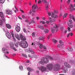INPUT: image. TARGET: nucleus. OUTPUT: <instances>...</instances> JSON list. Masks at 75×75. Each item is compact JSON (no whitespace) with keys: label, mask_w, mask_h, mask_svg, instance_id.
<instances>
[{"label":"nucleus","mask_w":75,"mask_h":75,"mask_svg":"<svg viewBox=\"0 0 75 75\" xmlns=\"http://www.w3.org/2000/svg\"><path fill=\"white\" fill-rule=\"evenodd\" d=\"M46 67L48 69L44 66L41 67V68L42 72H44V71L48 72L49 70H52L53 69V65L52 64H48L46 66Z\"/></svg>","instance_id":"obj_1"},{"label":"nucleus","mask_w":75,"mask_h":75,"mask_svg":"<svg viewBox=\"0 0 75 75\" xmlns=\"http://www.w3.org/2000/svg\"><path fill=\"white\" fill-rule=\"evenodd\" d=\"M0 15L1 17L2 18V20L0 21V25H1V26H2V25H3V23H5V19L3 18L4 14H3V13L2 12H0Z\"/></svg>","instance_id":"obj_2"},{"label":"nucleus","mask_w":75,"mask_h":75,"mask_svg":"<svg viewBox=\"0 0 75 75\" xmlns=\"http://www.w3.org/2000/svg\"><path fill=\"white\" fill-rule=\"evenodd\" d=\"M21 45L23 48H25L28 47V44L26 41H22L21 42Z\"/></svg>","instance_id":"obj_3"},{"label":"nucleus","mask_w":75,"mask_h":75,"mask_svg":"<svg viewBox=\"0 0 75 75\" xmlns=\"http://www.w3.org/2000/svg\"><path fill=\"white\" fill-rule=\"evenodd\" d=\"M49 62V60L46 58H42L40 62V64H47Z\"/></svg>","instance_id":"obj_4"},{"label":"nucleus","mask_w":75,"mask_h":75,"mask_svg":"<svg viewBox=\"0 0 75 75\" xmlns=\"http://www.w3.org/2000/svg\"><path fill=\"white\" fill-rule=\"evenodd\" d=\"M53 28H51V31L52 33H54L55 32V31H58V28H59V27L57 25H54L53 26Z\"/></svg>","instance_id":"obj_5"},{"label":"nucleus","mask_w":75,"mask_h":75,"mask_svg":"<svg viewBox=\"0 0 75 75\" xmlns=\"http://www.w3.org/2000/svg\"><path fill=\"white\" fill-rule=\"evenodd\" d=\"M61 67V65L58 64H56L54 65V69L55 71H57L59 70V69Z\"/></svg>","instance_id":"obj_6"},{"label":"nucleus","mask_w":75,"mask_h":75,"mask_svg":"<svg viewBox=\"0 0 75 75\" xmlns=\"http://www.w3.org/2000/svg\"><path fill=\"white\" fill-rule=\"evenodd\" d=\"M37 8H38L37 5H34L32 6V10L33 12H35L37 10Z\"/></svg>","instance_id":"obj_7"},{"label":"nucleus","mask_w":75,"mask_h":75,"mask_svg":"<svg viewBox=\"0 0 75 75\" xmlns=\"http://www.w3.org/2000/svg\"><path fill=\"white\" fill-rule=\"evenodd\" d=\"M6 13L7 14H13V12L12 11L9 9H8L6 10Z\"/></svg>","instance_id":"obj_8"},{"label":"nucleus","mask_w":75,"mask_h":75,"mask_svg":"<svg viewBox=\"0 0 75 75\" xmlns=\"http://www.w3.org/2000/svg\"><path fill=\"white\" fill-rule=\"evenodd\" d=\"M70 11H72L74 10H75V8H74V5L72 4H71L70 5Z\"/></svg>","instance_id":"obj_9"},{"label":"nucleus","mask_w":75,"mask_h":75,"mask_svg":"<svg viewBox=\"0 0 75 75\" xmlns=\"http://www.w3.org/2000/svg\"><path fill=\"white\" fill-rule=\"evenodd\" d=\"M55 13H52L51 17L52 18H58V16L57 15H55Z\"/></svg>","instance_id":"obj_10"},{"label":"nucleus","mask_w":75,"mask_h":75,"mask_svg":"<svg viewBox=\"0 0 75 75\" xmlns=\"http://www.w3.org/2000/svg\"><path fill=\"white\" fill-rule=\"evenodd\" d=\"M2 51L5 54H8L9 52H7V50L6 48L4 47L2 48Z\"/></svg>","instance_id":"obj_11"},{"label":"nucleus","mask_w":75,"mask_h":75,"mask_svg":"<svg viewBox=\"0 0 75 75\" xmlns=\"http://www.w3.org/2000/svg\"><path fill=\"white\" fill-rule=\"evenodd\" d=\"M16 30L17 32H19L20 31V26L17 25L16 26Z\"/></svg>","instance_id":"obj_12"},{"label":"nucleus","mask_w":75,"mask_h":75,"mask_svg":"<svg viewBox=\"0 0 75 75\" xmlns=\"http://www.w3.org/2000/svg\"><path fill=\"white\" fill-rule=\"evenodd\" d=\"M20 37L21 39V40H23V41H25L26 40V38L24 36H23L22 35V34H20Z\"/></svg>","instance_id":"obj_13"},{"label":"nucleus","mask_w":75,"mask_h":75,"mask_svg":"<svg viewBox=\"0 0 75 75\" xmlns=\"http://www.w3.org/2000/svg\"><path fill=\"white\" fill-rule=\"evenodd\" d=\"M6 35L8 38H11V35H10V34L8 31H6Z\"/></svg>","instance_id":"obj_14"},{"label":"nucleus","mask_w":75,"mask_h":75,"mask_svg":"<svg viewBox=\"0 0 75 75\" xmlns=\"http://www.w3.org/2000/svg\"><path fill=\"white\" fill-rule=\"evenodd\" d=\"M64 65L65 67H67V68H71V66L69 65V64H68L67 62L64 63Z\"/></svg>","instance_id":"obj_15"},{"label":"nucleus","mask_w":75,"mask_h":75,"mask_svg":"<svg viewBox=\"0 0 75 75\" xmlns=\"http://www.w3.org/2000/svg\"><path fill=\"white\" fill-rule=\"evenodd\" d=\"M63 73H67L68 72V68L67 67H65L64 69L62 71Z\"/></svg>","instance_id":"obj_16"},{"label":"nucleus","mask_w":75,"mask_h":75,"mask_svg":"<svg viewBox=\"0 0 75 75\" xmlns=\"http://www.w3.org/2000/svg\"><path fill=\"white\" fill-rule=\"evenodd\" d=\"M28 52H31V54H34L35 53H34V52L31 49H29L27 51Z\"/></svg>","instance_id":"obj_17"},{"label":"nucleus","mask_w":75,"mask_h":75,"mask_svg":"<svg viewBox=\"0 0 75 75\" xmlns=\"http://www.w3.org/2000/svg\"><path fill=\"white\" fill-rule=\"evenodd\" d=\"M69 16V18H71V19H73V21H75V18H74V16H73V15H71V14H70Z\"/></svg>","instance_id":"obj_18"},{"label":"nucleus","mask_w":75,"mask_h":75,"mask_svg":"<svg viewBox=\"0 0 75 75\" xmlns=\"http://www.w3.org/2000/svg\"><path fill=\"white\" fill-rule=\"evenodd\" d=\"M6 27L9 29H11V25H10L9 24H6Z\"/></svg>","instance_id":"obj_19"},{"label":"nucleus","mask_w":75,"mask_h":75,"mask_svg":"<svg viewBox=\"0 0 75 75\" xmlns=\"http://www.w3.org/2000/svg\"><path fill=\"white\" fill-rule=\"evenodd\" d=\"M27 69V70L30 72H32V71H34V69L28 67Z\"/></svg>","instance_id":"obj_20"},{"label":"nucleus","mask_w":75,"mask_h":75,"mask_svg":"<svg viewBox=\"0 0 75 75\" xmlns=\"http://www.w3.org/2000/svg\"><path fill=\"white\" fill-rule=\"evenodd\" d=\"M42 2L44 3V4H47V3L48 4H49L50 3V1L49 2H47V1L45 0H42Z\"/></svg>","instance_id":"obj_21"},{"label":"nucleus","mask_w":75,"mask_h":75,"mask_svg":"<svg viewBox=\"0 0 75 75\" xmlns=\"http://www.w3.org/2000/svg\"><path fill=\"white\" fill-rule=\"evenodd\" d=\"M34 19H35V18H32V20L31 21V22L29 23V24H31V23H35V21L33 20Z\"/></svg>","instance_id":"obj_22"},{"label":"nucleus","mask_w":75,"mask_h":75,"mask_svg":"<svg viewBox=\"0 0 75 75\" xmlns=\"http://www.w3.org/2000/svg\"><path fill=\"white\" fill-rule=\"evenodd\" d=\"M10 46H11V48L12 49H13V47H14V45L13 42H11L10 43Z\"/></svg>","instance_id":"obj_23"},{"label":"nucleus","mask_w":75,"mask_h":75,"mask_svg":"<svg viewBox=\"0 0 75 75\" xmlns=\"http://www.w3.org/2000/svg\"><path fill=\"white\" fill-rule=\"evenodd\" d=\"M15 37L18 40H20V37H19V36L17 34H16L15 35Z\"/></svg>","instance_id":"obj_24"},{"label":"nucleus","mask_w":75,"mask_h":75,"mask_svg":"<svg viewBox=\"0 0 75 75\" xmlns=\"http://www.w3.org/2000/svg\"><path fill=\"white\" fill-rule=\"evenodd\" d=\"M37 27H38V28H41L42 30H44V26H43L38 25Z\"/></svg>","instance_id":"obj_25"},{"label":"nucleus","mask_w":75,"mask_h":75,"mask_svg":"<svg viewBox=\"0 0 75 75\" xmlns=\"http://www.w3.org/2000/svg\"><path fill=\"white\" fill-rule=\"evenodd\" d=\"M44 39H45V38L42 36H40L38 38V40H44Z\"/></svg>","instance_id":"obj_26"},{"label":"nucleus","mask_w":75,"mask_h":75,"mask_svg":"<svg viewBox=\"0 0 75 75\" xmlns=\"http://www.w3.org/2000/svg\"><path fill=\"white\" fill-rule=\"evenodd\" d=\"M59 44H60V45L62 46V45H64V42L61 40H60L59 41Z\"/></svg>","instance_id":"obj_27"},{"label":"nucleus","mask_w":75,"mask_h":75,"mask_svg":"<svg viewBox=\"0 0 75 75\" xmlns=\"http://www.w3.org/2000/svg\"><path fill=\"white\" fill-rule=\"evenodd\" d=\"M67 16H68V13H65L64 15V16H63V18H64L67 17Z\"/></svg>","instance_id":"obj_28"},{"label":"nucleus","mask_w":75,"mask_h":75,"mask_svg":"<svg viewBox=\"0 0 75 75\" xmlns=\"http://www.w3.org/2000/svg\"><path fill=\"white\" fill-rule=\"evenodd\" d=\"M48 8H49V5L48 4H47L46 6V9L47 10H48Z\"/></svg>","instance_id":"obj_29"},{"label":"nucleus","mask_w":75,"mask_h":75,"mask_svg":"<svg viewBox=\"0 0 75 75\" xmlns=\"http://www.w3.org/2000/svg\"><path fill=\"white\" fill-rule=\"evenodd\" d=\"M72 75H75V69L73 70L72 72Z\"/></svg>","instance_id":"obj_30"},{"label":"nucleus","mask_w":75,"mask_h":75,"mask_svg":"<svg viewBox=\"0 0 75 75\" xmlns=\"http://www.w3.org/2000/svg\"><path fill=\"white\" fill-rule=\"evenodd\" d=\"M44 32L46 33H48L49 32V30L47 29H46L44 30Z\"/></svg>","instance_id":"obj_31"},{"label":"nucleus","mask_w":75,"mask_h":75,"mask_svg":"<svg viewBox=\"0 0 75 75\" xmlns=\"http://www.w3.org/2000/svg\"><path fill=\"white\" fill-rule=\"evenodd\" d=\"M49 20H50V23H52V18L51 17H49Z\"/></svg>","instance_id":"obj_32"},{"label":"nucleus","mask_w":75,"mask_h":75,"mask_svg":"<svg viewBox=\"0 0 75 75\" xmlns=\"http://www.w3.org/2000/svg\"><path fill=\"white\" fill-rule=\"evenodd\" d=\"M68 49L69 51H73V49L72 48H68Z\"/></svg>","instance_id":"obj_33"},{"label":"nucleus","mask_w":75,"mask_h":75,"mask_svg":"<svg viewBox=\"0 0 75 75\" xmlns=\"http://www.w3.org/2000/svg\"><path fill=\"white\" fill-rule=\"evenodd\" d=\"M5 1V0H0V3L2 4L4 3Z\"/></svg>","instance_id":"obj_34"},{"label":"nucleus","mask_w":75,"mask_h":75,"mask_svg":"<svg viewBox=\"0 0 75 75\" xmlns=\"http://www.w3.org/2000/svg\"><path fill=\"white\" fill-rule=\"evenodd\" d=\"M52 41L53 42H54V43H57V40L55 39H53L52 40Z\"/></svg>","instance_id":"obj_35"},{"label":"nucleus","mask_w":75,"mask_h":75,"mask_svg":"<svg viewBox=\"0 0 75 75\" xmlns=\"http://www.w3.org/2000/svg\"><path fill=\"white\" fill-rule=\"evenodd\" d=\"M48 57L50 59V60H53V58H52V57H51V56H48Z\"/></svg>","instance_id":"obj_36"},{"label":"nucleus","mask_w":75,"mask_h":75,"mask_svg":"<svg viewBox=\"0 0 75 75\" xmlns=\"http://www.w3.org/2000/svg\"><path fill=\"white\" fill-rule=\"evenodd\" d=\"M42 3V1H41L40 0H39L38 2V4H41Z\"/></svg>","instance_id":"obj_37"},{"label":"nucleus","mask_w":75,"mask_h":75,"mask_svg":"<svg viewBox=\"0 0 75 75\" xmlns=\"http://www.w3.org/2000/svg\"><path fill=\"white\" fill-rule=\"evenodd\" d=\"M11 35H12V37H14V33H13V32H11Z\"/></svg>","instance_id":"obj_38"},{"label":"nucleus","mask_w":75,"mask_h":75,"mask_svg":"<svg viewBox=\"0 0 75 75\" xmlns=\"http://www.w3.org/2000/svg\"><path fill=\"white\" fill-rule=\"evenodd\" d=\"M42 23V24H45V22L44 21H41L40 22V23Z\"/></svg>","instance_id":"obj_39"},{"label":"nucleus","mask_w":75,"mask_h":75,"mask_svg":"<svg viewBox=\"0 0 75 75\" xmlns=\"http://www.w3.org/2000/svg\"><path fill=\"white\" fill-rule=\"evenodd\" d=\"M65 66H62V67L61 68V69H64L65 68Z\"/></svg>","instance_id":"obj_40"},{"label":"nucleus","mask_w":75,"mask_h":75,"mask_svg":"<svg viewBox=\"0 0 75 75\" xmlns=\"http://www.w3.org/2000/svg\"><path fill=\"white\" fill-rule=\"evenodd\" d=\"M69 22L70 23V24H72V23L73 22H72V20H70L69 21Z\"/></svg>","instance_id":"obj_41"},{"label":"nucleus","mask_w":75,"mask_h":75,"mask_svg":"<svg viewBox=\"0 0 75 75\" xmlns=\"http://www.w3.org/2000/svg\"><path fill=\"white\" fill-rule=\"evenodd\" d=\"M19 69H20L21 70H23V68L22 66H19Z\"/></svg>","instance_id":"obj_42"},{"label":"nucleus","mask_w":75,"mask_h":75,"mask_svg":"<svg viewBox=\"0 0 75 75\" xmlns=\"http://www.w3.org/2000/svg\"><path fill=\"white\" fill-rule=\"evenodd\" d=\"M22 55L23 56V57H25V58H27V55L26 54H23Z\"/></svg>","instance_id":"obj_43"},{"label":"nucleus","mask_w":75,"mask_h":75,"mask_svg":"<svg viewBox=\"0 0 75 75\" xmlns=\"http://www.w3.org/2000/svg\"><path fill=\"white\" fill-rule=\"evenodd\" d=\"M40 48H42V44H40L39 46Z\"/></svg>","instance_id":"obj_44"},{"label":"nucleus","mask_w":75,"mask_h":75,"mask_svg":"<svg viewBox=\"0 0 75 75\" xmlns=\"http://www.w3.org/2000/svg\"><path fill=\"white\" fill-rule=\"evenodd\" d=\"M43 49H44V50H45V51H47V47H46L45 46H43Z\"/></svg>","instance_id":"obj_45"},{"label":"nucleus","mask_w":75,"mask_h":75,"mask_svg":"<svg viewBox=\"0 0 75 75\" xmlns=\"http://www.w3.org/2000/svg\"><path fill=\"white\" fill-rule=\"evenodd\" d=\"M32 35L33 37H35V33H33L32 34Z\"/></svg>","instance_id":"obj_46"},{"label":"nucleus","mask_w":75,"mask_h":75,"mask_svg":"<svg viewBox=\"0 0 75 75\" xmlns=\"http://www.w3.org/2000/svg\"><path fill=\"white\" fill-rule=\"evenodd\" d=\"M23 31H24V33H27V31H26V30H25V29L24 28L23 29Z\"/></svg>","instance_id":"obj_47"},{"label":"nucleus","mask_w":75,"mask_h":75,"mask_svg":"<svg viewBox=\"0 0 75 75\" xmlns=\"http://www.w3.org/2000/svg\"><path fill=\"white\" fill-rule=\"evenodd\" d=\"M69 27H70L71 28H72V27H74V25H69Z\"/></svg>","instance_id":"obj_48"},{"label":"nucleus","mask_w":75,"mask_h":75,"mask_svg":"<svg viewBox=\"0 0 75 75\" xmlns=\"http://www.w3.org/2000/svg\"><path fill=\"white\" fill-rule=\"evenodd\" d=\"M49 16H51V13L50 12H49L48 13Z\"/></svg>","instance_id":"obj_49"},{"label":"nucleus","mask_w":75,"mask_h":75,"mask_svg":"<svg viewBox=\"0 0 75 75\" xmlns=\"http://www.w3.org/2000/svg\"><path fill=\"white\" fill-rule=\"evenodd\" d=\"M61 45L59 44V45H57V47H58V48H61Z\"/></svg>","instance_id":"obj_50"},{"label":"nucleus","mask_w":75,"mask_h":75,"mask_svg":"<svg viewBox=\"0 0 75 75\" xmlns=\"http://www.w3.org/2000/svg\"><path fill=\"white\" fill-rule=\"evenodd\" d=\"M60 29L62 31V30H64V27L63 26H62L60 28Z\"/></svg>","instance_id":"obj_51"},{"label":"nucleus","mask_w":75,"mask_h":75,"mask_svg":"<svg viewBox=\"0 0 75 75\" xmlns=\"http://www.w3.org/2000/svg\"><path fill=\"white\" fill-rule=\"evenodd\" d=\"M68 29L69 31H71V28H70L69 27H68Z\"/></svg>","instance_id":"obj_52"},{"label":"nucleus","mask_w":75,"mask_h":75,"mask_svg":"<svg viewBox=\"0 0 75 75\" xmlns=\"http://www.w3.org/2000/svg\"><path fill=\"white\" fill-rule=\"evenodd\" d=\"M71 0H68L67 1V3H68V4H69V3H70V1H71Z\"/></svg>","instance_id":"obj_53"},{"label":"nucleus","mask_w":75,"mask_h":75,"mask_svg":"<svg viewBox=\"0 0 75 75\" xmlns=\"http://www.w3.org/2000/svg\"><path fill=\"white\" fill-rule=\"evenodd\" d=\"M46 23L47 24H49L50 23V21H46Z\"/></svg>","instance_id":"obj_54"},{"label":"nucleus","mask_w":75,"mask_h":75,"mask_svg":"<svg viewBox=\"0 0 75 75\" xmlns=\"http://www.w3.org/2000/svg\"><path fill=\"white\" fill-rule=\"evenodd\" d=\"M22 16L23 18H25V16H24V15H22Z\"/></svg>","instance_id":"obj_55"},{"label":"nucleus","mask_w":75,"mask_h":75,"mask_svg":"<svg viewBox=\"0 0 75 75\" xmlns=\"http://www.w3.org/2000/svg\"><path fill=\"white\" fill-rule=\"evenodd\" d=\"M54 12L56 14H57V13H58V11H54Z\"/></svg>","instance_id":"obj_56"},{"label":"nucleus","mask_w":75,"mask_h":75,"mask_svg":"<svg viewBox=\"0 0 75 75\" xmlns=\"http://www.w3.org/2000/svg\"><path fill=\"white\" fill-rule=\"evenodd\" d=\"M70 36H72L73 35V33H70Z\"/></svg>","instance_id":"obj_57"},{"label":"nucleus","mask_w":75,"mask_h":75,"mask_svg":"<svg viewBox=\"0 0 75 75\" xmlns=\"http://www.w3.org/2000/svg\"><path fill=\"white\" fill-rule=\"evenodd\" d=\"M69 35H70V33H68L67 35V37H69Z\"/></svg>","instance_id":"obj_58"},{"label":"nucleus","mask_w":75,"mask_h":75,"mask_svg":"<svg viewBox=\"0 0 75 75\" xmlns=\"http://www.w3.org/2000/svg\"><path fill=\"white\" fill-rule=\"evenodd\" d=\"M15 8L16 9V10H17V11H18V9L16 7V6H15Z\"/></svg>","instance_id":"obj_59"},{"label":"nucleus","mask_w":75,"mask_h":75,"mask_svg":"<svg viewBox=\"0 0 75 75\" xmlns=\"http://www.w3.org/2000/svg\"><path fill=\"white\" fill-rule=\"evenodd\" d=\"M36 73L37 74H39V71H36Z\"/></svg>","instance_id":"obj_60"},{"label":"nucleus","mask_w":75,"mask_h":75,"mask_svg":"<svg viewBox=\"0 0 75 75\" xmlns=\"http://www.w3.org/2000/svg\"><path fill=\"white\" fill-rule=\"evenodd\" d=\"M13 49L15 50V51H17V50H16V48L15 47H13Z\"/></svg>","instance_id":"obj_61"},{"label":"nucleus","mask_w":75,"mask_h":75,"mask_svg":"<svg viewBox=\"0 0 75 75\" xmlns=\"http://www.w3.org/2000/svg\"><path fill=\"white\" fill-rule=\"evenodd\" d=\"M51 35H50L49 36H48L47 38L48 39H50V37H51Z\"/></svg>","instance_id":"obj_62"},{"label":"nucleus","mask_w":75,"mask_h":75,"mask_svg":"<svg viewBox=\"0 0 75 75\" xmlns=\"http://www.w3.org/2000/svg\"><path fill=\"white\" fill-rule=\"evenodd\" d=\"M18 18H19V19H20V20H22V18H21V17L19 16L18 17Z\"/></svg>","instance_id":"obj_63"},{"label":"nucleus","mask_w":75,"mask_h":75,"mask_svg":"<svg viewBox=\"0 0 75 75\" xmlns=\"http://www.w3.org/2000/svg\"><path fill=\"white\" fill-rule=\"evenodd\" d=\"M67 33V30H65L64 32V34H66V33Z\"/></svg>","instance_id":"obj_64"}]
</instances>
